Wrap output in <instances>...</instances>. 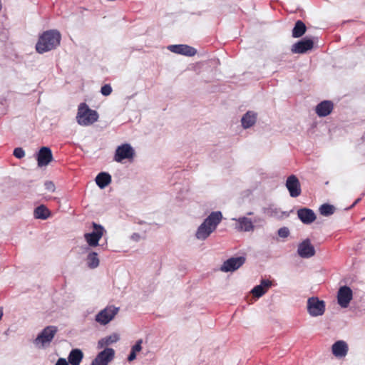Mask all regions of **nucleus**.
<instances>
[{
	"instance_id": "f704fd0d",
	"label": "nucleus",
	"mask_w": 365,
	"mask_h": 365,
	"mask_svg": "<svg viewBox=\"0 0 365 365\" xmlns=\"http://www.w3.org/2000/svg\"><path fill=\"white\" fill-rule=\"evenodd\" d=\"M142 343H143V340L142 339L138 340L136 341L135 344L132 346L131 350L135 351V352H138V351H141V349H142V346H141Z\"/></svg>"
},
{
	"instance_id": "4c0bfd02",
	"label": "nucleus",
	"mask_w": 365,
	"mask_h": 365,
	"mask_svg": "<svg viewBox=\"0 0 365 365\" xmlns=\"http://www.w3.org/2000/svg\"><path fill=\"white\" fill-rule=\"evenodd\" d=\"M130 238L135 242H138L140 240V235L138 233H133Z\"/></svg>"
},
{
	"instance_id": "f257e3e1",
	"label": "nucleus",
	"mask_w": 365,
	"mask_h": 365,
	"mask_svg": "<svg viewBox=\"0 0 365 365\" xmlns=\"http://www.w3.org/2000/svg\"><path fill=\"white\" fill-rule=\"evenodd\" d=\"M61 39V34L57 30L44 31L38 38L36 49L39 53L49 51L56 48L60 44Z\"/></svg>"
},
{
	"instance_id": "72a5a7b5",
	"label": "nucleus",
	"mask_w": 365,
	"mask_h": 365,
	"mask_svg": "<svg viewBox=\"0 0 365 365\" xmlns=\"http://www.w3.org/2000/svg\"><path fill=\"white\" fill-rule=\"evenodd\" d=\"M46 190L48 192H53L56 190L54 183L52 181H46L44 183Z\"/></svg>"
},
{
	"instance_id": "423d86ee",
	"label": "nucleus",
	"mask_w": 365,
	"mask_h": 365,
	"mask_svg": "<svg viewBox=\"0 0 365 365\" xmlns=\"http://www.w3.org/2000/svg\"><path fill=\"white\" fill-rule=\"evenodd\" d=\"M119 311L118 307L115 306H108L96 315V321L101 325L108 324Z\"/></svg>"
},
{
	"instance_id": "0eeeda50",
	"label": "nucleus",
	"mask_w": 365,
	"mask_h": 365,
	"mask_svg": "<svg viewBox=\"0 0 365 365\" xmlns=\"http://www.w3.org/2000/svg\"><path fill=\"white\" fill-rule=\"evenodd\" d=\"M135 155V151L133 147L128 143H124L118 146L115 150L114 160L121 163L123 160L133 159Z\"/></svg>"
},
{
	"instance_id": "6ab92c4d",
	"label": "nucleus",
	"mask_w": 365,
	"mask_h": 365,
	"mask_svg": "<svg viewBox=\"0 0 365 365\" xmlns=\"http://www.w3.org/2000/svg\"><path fill=\"white\" fill-rule=\"evenodd\" d=\"M333 354L338 358L345 356L348 352V345L344 341H337L331 346Z\"/></svg>"
},
{
	"instance_id": "f03ea898",
	"label": "nucleus",
	"mask_w": 365,
	"mask_h": 365,
	"mask_svg": "<svg viewBox=\"0 0 365 365\" xmlns=\"http://www.w3.org/2000/svg\"><path fill=\"white\" fill-rule=\"evenodd\" d=\"M98 119L97 111L89 108L86 103L78 106L76 120L79 125L88 126L96 122Z\"/></svg>"
},
{
	"instance_id": "5701e85b",
	"label": "nucleus",
	"mask_w": 365,
	"mask_h": 365,
	"mask_svg": "<svg viewBox=\"0 0 365 365\" xmlns=\"http://www.w3.org/2000/svg\"><path fill=\"white\" fill-rule=\"evenodd\" d=\"M83 358V353L79 349H72L68 356V363L71 365H79Z\"/></svg>"
},
{
	"instance_id": "7c9ffc66",
	"label": "nucleus",
	"mask_w": 365,
	"mask_h": 365,
	"mask_svg": "<svg viewBox=\"0 0 365 365\" xmlns=\"http://www.w3.org/2000/svg\"><path fill=\"white\" fill-rule=\"evenodd\" d=\"M112 92V88L109 84H106L101 87V93L105 96H109Z\"/></svg>"
},
{
	"instance_id": "b1692460",
	"label": "nucleus",
	"mask_w": 365,
	"mask_h": 365,
	"mask_svg": "<svg viewBox=\"0 0 365 365\" xmlns=\"http://www.w3.org/2000/svg\"><path fill=\"white\" fill-rule=\"evenodd\" d=\"M97 185L103 189L111 182V175L106 172H101L96 177Z\"/></svg>"
},
{
	"instance_id": "aec40b11",
	"label": "nucleus",
	"mask_w": 365,
	"mask_h": 365,
	"mask_svg": "<svg viewBox=\"0 0 365 365\" xmlns=\"http://www.w3.org/2000/svg\"><path fill=\"white\" fill-rule=\"evenodd\" d=\"M272 285V282L268 279H262L260 284L255 286L251 291L254 297L259 298L263 296L269 287Z\"/></svg>"
},
{
	"instance_id": "c756f323",
	"label": "nucleus",
	"mask_w": 365,
	"mask_h": 365,
	"mask_svg": "<svg viewBox=\"0 0 365 365\" xmlns=\"http://www.w3.org/2000/svg\"><path fill=\"white\" fill-rule=\"evenodd\" d=\"M334 206L327 203L322 205L319 207L320 214L326 217L331 215L332 214H334Z\"/></svg>"
},
{
	"instance_id": "1a4fd4ad",
	"label": "nucleus",
	"mask_w": 365,
	"mask_h": 365,
	"mask_svg": "<svg viewBox=\"0 0 365 365\" xmlns=\"http://www.w3.org/2000/svg\"><path fill=\"white\" fill-rule=\"evenodd\" d=\"M353 298V292L348 286L341 287L337 292V302L341 308H346Z\"/></svg>"
},
{
	"instance_id": "c85d7f7f",
	"label": "nucleus",
	"mask_w": 365,
	"mask_h": 365,
	"mask_svg": "<svg viewBox=\"0 0 365 365\" xmlns=\"http://www.w3.org/2000/svg\"><path fill=\"white\" fill-rule=\"evenodd\" d=\"M86 263L88 267L91 269L96 268L99 265L97 253L95 252H90L87 256Z\"/></svg>"
},
{
	"instance_id": "4be33fe9",
	"label": "nucleus",
	"mask_w": 365,
	"mask_h": 365,
	"mask_svg": "<svg viewBox=\"0 0 365 365\" xmlns=\"http://www.w3.org/2000/svg\"><path fill=\"white\" fill-rule=\"evenodd\" d=\"M257 120V113L247 111L242 118L241 123L244 128L247 129L254 125Z\"/></svg>"
},
{
	"instance_id": "ddd939ff",
	"label": "nucleus",
	"mask_w": 365,
	"mask_h": 365,
	"mask_svg": "<svg viewBox=\"0 0 365 365\" xmlns=\"http://www.w3.org/2000/svg\"><path fill=\"white\" fill-rule=\"evenodd\" d=\"M314 42L312 39L304 38L292 46L291 51L293 53H305L312 49Z\"/></svg>"
},
{
	"instance_id": "7ed1b4c3",
	"label": "nucleus",
	"mask_w": 365,
	"mask_h": 365,
	"mask_svg": "<svg viewBox=\"0 0 365 365\" xmlns=\"http://www.w3.org/2000/svg\"><path fill=\"white\" fill-rule=\"evenodd\" d=\"M57 331L58 328L56 326H48L45 327L34 339V344L42 348L48 346L52 341Z\"/></svg>"
},
{
	"instance_id": "cd10ccee",
	"label": "nucleus",
	"mask_w": 365,
	"mask_h": 365,
	"mask_svg": "<svg viewBox=\"0 0 365 365\" xmlns=\"http://www.w3.org/2000/svg\"><path fill=\"white\" fill-rule=\"evenodd\" d=\"M49 216V210L43 205L38 206L34 210V217L36 219L46 220Z\"/></svg>"
},
{
	"instance_id": "4468645a",
	"label": "nucleus",
	"mask_w": 365,
	"mask_h": 365,
	"mask_svg": "<svg viewBox=\"0 0 365 365\" xmlns=\"http://www.w3.org/2000/svg\"><path fill=\"white\" fill-rule=\"evenodd\" d=\"M168 49L173 53L186 56H193L197 53L195 48L185 44L170 45Z\"/></svg>"
},
{
	"instance_id": "dca6fc26",
	"label": "nucleus",
	"mask_w": 365,
	"mask_h": 365,
	"mask_svg": "<svg viewBox=\"0 0 365 365\" xmlns=\"http://www.w3.org/2000/svg\"><path fill=\"white\" fill-rule=\"evenodd\" d=\"M222 220V215L220 211L212 212L204 220V223L207 225L208 229L212 230L213 232L217 225L220 223Z\"/></svg>"
},
{
	"instance_id": "473e14b6",
	"label": "nucleus",
	"mask_w": 365,
	"mask_h": 365,
	"mask_svg": "<svg viewBox=\"0 0 365 365\" xmlns=\"http://www.w3.org/2000/svg\"><path fill=\"white\" fill-rule=\"evenodd\" d=\"M278 235L280 237H282V238H285V237H287L289 235V230L287 227H281L278 230Z\"/></svg>"
},
{
	"instance_id": "412c9836",
	"label": "nucleus",
	"mask_w": 365,
	"mask_h": 365,
	"mask_svg": "<svg viewBox=\"0 0 365 365\" xmlns=\"http://www.w3.org/2000/svg\"><path fill=\"white\" fill-rule=\"evenodd\" d=\"M232 220L237 222V229L240 231L250 232L254 230L252 220L246 217H241L238 219L233 218Z\"/></svg>"
},
{
	"instance_id": "9b49d317",
	"label": "nucleus",
	"mask_w": 365,
	"mask_h": 365,
	"mask_svg": "<svg viewBox=\"0 0 365 365\" xmlns=\"http://www.w3.org/2000/svg\"><path fill=\"white\" fill-rule=\"evenodd\" d=\"M286 187L292 197H297L301 195V185L299 180L294 175H291L287 178Z\"/></svg>"
},
{
	"instance_id": "2f4dec72",
	"label": "nucleus",
	"mask_w": 365,
	"mask_h": 365,
	"mask_svg": "<svg viewBox=\"0 0 365 365\" xmlns=\"http://www.w3.org/2000/svg\"><path fill=\"white\" fill-rule=\"evenodd\" d=\"M13 154L16 158L21 159L25 156V151L21 148H16Z\"/></svg>"
},
{
	"instance_id": "a211bd4d",
	"label": "nucleus",
	"mask_w": 365,
	"mask_h": 365,
	"mask_svg": "<svg viewBox=\"0 0 365 365\" xmlns=\"http://www.w3.org/2000/svg\"><path fill=\"white\" fill-rule=\"evenodd\" d=\"M333 103L330 101H324L319 103L315 108L316 113L319 117L327 116L333 110Z\"/></svg>"
},
{
	"instance_id": "bb28decb",
	"label": "nucleus",
	"mask_w": 365,
	"mask_h": 365,
	"mask_svg": "<svg viewBox=\"0 0 365 365\" xmlns=\"http://www.w3.org/2000/svg\"><path fill=\"white\" fill-rule=\"evenodd\" d=\"M307 27L304 22L298 20L292 29V37L299 38L302 37L306 32Z\"/></svg>"
},
{
	"instance_id": "f3484780",
	"label": "nucleus",
	"mask_w": 365,
	"mask_h": 365,
	"mask_svg": "<svg viewBox=\"0 0 365 365\" xmlns=\"http://www.w3.org/2000/svg\"><path fill=\"white\" fill-rule=\"evenodd\" d=\"M299 219L305 225H310L315 221L317 216L314 212L307 207L300 208L297 210Z\"/></svg>"
},
{
	"instance_id": "39448f33",
	"label": "nucleus",
	"mask_w": 365,
	"mask_h": 365,
	"mask_svg": "<svg viewBox=\"0 0 365 365\" xmlns=\"http://www.w3.org/2000/svg\"><path fill=\"white\" fill-rule=\"evenodd\" d=\"M92 226L93 230L91 232L84 234V239L90 247H96L98 245V242L106 230L102 225L96 222H93Z\"/></svg>"
},
{
	"instance_id": "c9c22d12",
	"label": "nucleus",
	"mask_w": 365,
	"mask_h": 365,
	"mask_svg": "<svg viewBox=\"0 0 365 365\" xmlns=\"http://www.w3.org/2000/svg\"><path fill=\"white\" fill-rule=\"evenodd\" d=\"M55 365H69V363L65 359L60 358L58 359Z\"/></svg>"
},
{
	"instance_id": "20e7f679",
	"label": "nucleus",
	"mask_w": 365,
	"mask_h": 365,
	"mask_svg": "<svg viewBox=\"0 0 365 365\" xmlns=\"http://www.w3.org/2000/svg\"><path fill=\"white\" fill-rule=\"evenodd\" d=\"M307 312L312 317H319L325 312V302L318 297H312L307 300Z\"/></svg>"
},
{
	"instance_id": "9d476101",
	"label": "nucleus",
	"mask_w": 365,
	"mask_h": 365,
	"mask_svg": "<svg viewBox=\"0 0 365 365\" xmlns=\"http://www.w3.org/2000/svg\"><path fill=\"white\" fill-rule=\"evenodd\" d=\"M245 262V257H231L225 261L220 268L224 272H234L239 269Z\"/></svg>"
},
{
	"instance_id": "e433bc0d",
	"label": "nucleus",
	"mask_w": 365,
	"mask_h": 365,
	"mask_svg": "<svg viewBox=\"0 0 365 365\" xmlns=\"http://www.w3.org/2000/svg\"><path fill=\"white\" fill-rule=\"evenodd\" d=\"M136 358V352L133 351L131 350L128 357V360L129 361H133Z\"/></svg>"
},
{
	"instance_id": "f8f14e48",
	"label": "nucleus",
	"mask_w": 365,
	"mask_h": 365,
	"mask_svg": "<svg viewBox=\"0 0 365 365\" xmlns=\"http://www.w3.org/2000/svg\"><path fill=\"white\" fill-rule=\"evenodd\" d=\"M297 253L304 259L310 258L315 255V249L311 244L309 239H306L299 244Z\"/></svg>"
},
{
	"instance_id": "2eb2a0df",
	"label": "nucleus",
	"mask_w": 365,
	"mask_h": 365,
	"mask_svg": "<svg viewBox=\"0 0 365 365\" xmlns=\"http://www.w3.org/2000/svg\"><path fill=\"white\" fill-rule=\"evenodd\" d=\"M52 160L51 150L48 147H42L37 154L38 166H46Z\"/></svg>"
},
{
	"instance_id": "6e6552de",
	"label": "nucleus",
	"mask_w": 365,
	"mask_h": 365,
	"mask_svg": "<svg viewBox=\"0 0 365 365\" xmlns=\"http://www.w3.org/2000/svg\"><path fill=\"white\" fill-rule=\"evenodd\" d=\"M114 357L115 350L112 348H105L97 354L91 365H108Z\"/></svg>"
},
{
	"instance_id": "393cba45",
	"label": "nucleus",
	"mask_w": 365,
	"mask_h": 365,
	"mask_svg": "<svg viewBox=\"0 0 365 365\" xmlns=\"http://www.w3.org/2000/svg\"><path fill=\"white\" fill-rule=\"evenodd\" d=\"M120 339V336L118 334L113 333L110 336H106L101 339L98 342V348L102 349L117 342Z\"/></svg>"
},
{
	"instance_id": "58836bf2",
	"label": "nucleus",
	"mask_w": 365,
	"mask_h": 365,
	"mask_svg": "<svg viewBox=\"0 0 365 365\" xmlns=\"http://www.w3.org/2000/svg\"><path fill=\"white\" fill-rule=\"evenodd\" d=\"M361 200V198H358L355 200L354 204L351 205V207H354L355 205H356L359 201Z\"/></svg>"
},
{
	"instance_id": "a878e982",
	"label": "nucleus",
	"mask_w": 365,
	"mask_h": 365,
	"mask_svg": "<svg viewBox=\"0 0 365 365\" xmlns=\"http://www.w3.org/2000/svg\"><path fill=\"white\" fill-rule=\"evenodd\" d=\"M212 230L208 229L207 225H206L204 222L198 227L195 237L197 240H206L212 233Z\"/></svg>"
},
{
	"instance_id": "ea45409f",
	"label": "nucleus",
	"mask_w": 365,
	"mask_h": 365,
	"mask_svg": "<svg viewBox=\"0 0 365 365\" xmlns=\"http://www.w3.org/2000/svg\"><path fill=\"white\" fill-rule=\"evenodd\" d=\"M247 215H252V212H250L247 213Z\"/></svg>"
}]
</instances>
